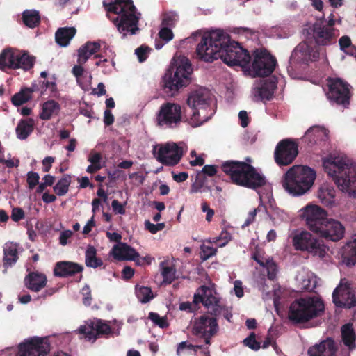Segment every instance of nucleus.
Instances as JSON below:
<instances>
[{
	"mask_svg": "<svg viewBox=\"0 0 356 356\" xmlns=\"http://www.w3.org/2000/svg\"><path fill=\"white\" fill-rule=\"evenodd\" d=\"M329 91L327 93V97L337 104H342L344 106L349 104L350 90L349 85L340 79H332L328 80Z\"/></svg>",
	"mask_w": 356,
	"mask_h": 356,
	"instance_id": "17",
	"label": "nucleus"
},
{
	"mask_svg": "<svg viewBox=\"0 0 356 356\" xmlns=\"http://www.w3.org/2000/svg\"><path fill=\"white\" fill-rule=\"evenodd\" d=\"M100 47V44L96 42H88L81 46L78 51V63L84 64L86 63L92 55L99 50Z\"/></svg>",
	"mask_w": 356,
	"mask_h": 356,
	"instance_id": "31",
	"label": "nucleus"
},
{
	"mask_svg": "<svg viewBox=\"0 0 356 356\" xmlns=\"http://www.w3.org/2000/svg\"><path fill=\"white\" fill-rule=\"evenodd\" d=\"M177 15L175 13H169L164 15L162 20V26L166 27L173 26L177 21Z\"/></svg>",
	"mask_w": 356,
	"mask_h": 356,
	"instance_id": "49",
	"label": "nucleus"
},
{
	"mask_svg": "<svg viewBox=\"0 0 356 356\" xmlns=\"http://www.w3.org/2000/svg\"><path fill=\"white\" fill-rule=\"evenodd\" d=\"M18 56L17 49L8 48L3 50L0 54V69L2 70L6 68L15 70V59Z\"/></svg>",
	"mask_w": 356,
	"mask_h": 356,
	"instance_id": "33",
	"label": "nucleus"
},
{
	"mask_svg": "<svg viewBox=\"0 0 356 356\" xmlns=\"http://www.w3.org/2000/svg\"><path fill=\"white\" fill-rule=\"evenodd\" d=\"M154 154L159 162L168 165L177 164L181 157L180 148L174 143L155 146Z\"/></svg>",
	"mask_w": 356,
	"mask_h": 356,
	"instance_id": "15",
	"label": "nucleus"
},
{
	"mask_svg": "<svg viewBox=\"0 0 356 356\" xmlns=\"http://www.w3.org/2000/svg\"><path fill=\"white\" fill-rule=\"evenodd\" d=\"M200 302L202 303L211 314H220L222 309L220 298L213 289L205 286L199 288L194 294L193 303Z\"/></svg>",
	"mask_w": 356,
	"mask_h": 356,
	"instance_id": "12",
	"label": "nucleus"
},
{
	"mask_svg": "<svg viewBox=\"0 0 356 356\" xmlns=\"http://www.w3.org/2000/svg\"><path fill=\"white\" fill-rule=\"evenodd\" d=\"M79 332L89 341H95L99 334L111 332L110 326L99 319H95L80 326Z\"/></svg>",
	"mask_w": 356,
	"mask_h": 356,
	"instance_id": "20",
	"label": "nucleus"
},
{
	"mask_svg": "<svg viewBox=\"0 0 356 356\" xmlns=\"http://www.w3.org/2000/svg\"><path fill=\"white\" fill-rule=\"evenodd\" d=\"M341 335L343 343L350 350L355 348V334L352 324H346L341 327Z\"/></svg>",
	"mask_w": 356,
	"mask_h": 356,
	"instance_id": "40",
	"label": "nucleus"
},
{
	"mask_svg": "<svg viewBox=\"0 0 356 356\" xmlns=\"http://www.w3.org/2000/svg\"><path fill=\"white\" fill-rule=\"evenodd\" d=\"M334 353V342L331 339L324 340L308 350L309 356H333Z\"/></svg>",
	"mask_w": 356,
	"mask_h": 356,
	"instance_id": "28",
	"label": "nucleus"
},
{
	"mask_svg": "<svg viewBox=\"0 0 356 356\" xmlns=\"http://www.w3.org/2000/svg\"><path fill=\"white\" fill-rule=\"evenodd\" d=\"M60 110V104L55 100H48L42 106L40 118L43 120H48L52 117L58 115Z\"/></svg>",
	"mask_w": 356,
	"mask_h": 356,
	"instance_id": "34",
	"label": "nucleus"
},
{
	"mask_svg": "<svg viewBox=\"0 0 356 356\" xmlns=\"http://www.w3.org/2000/svg\"><path fill=\"white\" fill-rule=\"evenodd\" d=\"M111 207L113 210L119 214H124L125 213V209L124 207V205L120 203L117 200H114L111 202Z\"/></svg>",
	"mask_w": 356,
	"mask_h": 356,
	"instance_id": "62",
	"label": "nucleus"
},
{
	"mask_svg": "<svg viewBox=\"0 0 356 356\" xmlns=\"http://www.w3.org/2000/svg\"><path fill=\"white\" fill-rule=\"evenodd\" d=\"M39 13L35 10H26L23 13V21L26 26L34 28L40 23Z\"/></svg>",
	"mask_w": 356,
	"mask_h": 356,
	"instance_id": "43",
	"label": "nucleus"
},
{
	"mask_svg": "<svg viewBox=\"0 0 356 356\" xmlns=\"http://www.w3.org/2000/svg\"><path fill=\"white\" fill-rule=\"evenodd\" d=\"M193 347V345L188 343L186 341H182L178 344L177 355L181 356L185 351L191 350Z\"/></svg>",
	"mask_w": 356,
	"mask_h": 356,
	"instance_id": "60",
	"label": "nucleus"
},
{
	"mask_svg": "<svg viewBox=\"0 0 356 356\" xmlns=\"http://www.w3.org/2000/svg\"><path fill=\"white\" fill-rule=\"evenodd\" d=\"M346 250L353 261H356V238L347 244Z\"/></svg>",
	"mask_w": 356,
	"mask_h": 356,
	"instance_id": "61",
	"label": "nucleus"
},
{
	"mask_svg": "<svg viewBox=\"0 0 356 356\" xmlns=\"http://www.w3.org/2000/svg\"><path fill=\"white\" fill-rule=\"evenodd\" d=\"M243 342L245 346L254 350H257L260 348V344L256 341L254 334H250V337L245 339Z\"/></svg>",
	"mask_w": 356,
	"mask_h": 356,
	"instance_id": "53",
	"label": "nucleus"
},
{
	"mask_svg": "<svg viewBox=\"0 0 356 356\" xmlns=\"http://www.w3.org/2000/svg\"><path fill=\"white\" fill-rule=\"evenodd\" d=\"M201 250L202 252L201 258L203 261H205L210 258L211 257L214 256L217 252L216 248H214L210 245H207L205 243L202 245Z\"/></svg>",
	"mask_w": 356,
	"mask_h": 356,
	"instance_id": "50",
	"label": "nucleus"
},
{
	"mask_svg": "<svg viewBox=\"0 0 356 356\" xmlns=\"http://www.w3.org/2000/svg\"><path fill=\"white\" fill-rule=\"evenodd\" d=\"M18 56L15 59V69H22L25 71L33 67L35 63V58L29 54L25 51L17 49Z\"/></svg>",
	"mask_w": 356,
	"mask_h": 356,
	"instance_id": "36",
	"label": "nucleus"
},
{
	"mask_svg": "<svg viewBox=\"0 0 356 356\" xmlns=\"http://www.w3.org/2000/svg\"><path fill=\"white\" fill-rule=\"evenodd\" d=\"M24 218V211L19 207L13 208L11 213V218L14 222H18Z\"/></svg>",
	"mask_w": 356,
	"mask_h": 356,
	"instance_id": "59",
	"label": "nucleus"
},
{
	"mask_svg": "<svg viewBox=\"0 0 356 356\" xmlns=\"http://www.w3.org/2000/svg\"><path fill=\"white\" fill-rule=\"evenodd\" d=\"M34 122L32 119L21 120L16 127L17 136L20 140H25L33 131Z\"/></svg>",
	"mask_w": 356,
	"mask_h": 356,
	"instance_id": "39",
	"label": "nucleus"
},
{
	"mask_svg": "<svg viewBox=\"0 0 356 356\" xmlns=\"http://www.w3.org/2000/svg\"><path fill=\"white\" fill-rule=\"evenodd\" d=\"M324 304L318 297H305L294 300L290 305L288 316L295 323H304L319 316Z\"/></svg>",
	"mask_w": 356,
	"mask_h": 356,
	"instance_id": "7",
	"label": "nucleus"
},
{
	"mask_svg": "<svg viewBox=\"0 0 356 356\" xmlns=\"http://www.w3.org/2000/svg\"><path fill=\"white\" fill-rule=\"evenodd\" d=\"M149 318L156 325L161 328H165L168 326L167 318L165 316H160L157 313L150 312Z\"/></svg>",
	"mask_w": 356,
	"mask_h": 356,
	"instance_id": "48",
	"label": "nucleus"
},
{
	"mask_svg": "<svg viewBox=\"0 0 356 356\" xmlns=\"http://www.w3.org/2000/svg\"><path fill=\"white\" fill-rule=\"evenodd\" d=\"M83 267L76 263L61 261L56 264L54 274L59 277H67L81 272Z\"/></svg>",
	"mask_w": 356,
	"mask_h": 356,
	"instance_id": "29",
	"label": "nucleus"
},
{
	"mask_svg": "<svg viewBox=\"0 0 356 356\" xmlns=\"http://www.w3.org/2000/svg\"><path fill=\"white\" fill-rule=\"evenodd\" d=\"M323 166L341 192L356 198L355 163L346 156L330 155L323 159Z\"/></svg>",
	"mask_w": 356,
	"mask_h": 356,
	"instance_id": "2",
	"label": "nucleus"
},
{
	"mask_svg": "<svg viewBox=\"0 0 356 356\" xmlns=\"http://www.w3.org/2000/svg\"><path fill=\"white\" fill-rule=\"evenodd\" d=\"M197 57L206 62L221 58L228 65L246 67L250 60L247 50L232 41L229 36L221 30L204 33L196 48Z\"/></svg>",
	"mask_w": 356,
	"mask_h": 356,
	"instance_id": "1",
	"label": "nucleus"
},
{
	"mask_svg": "<svg viewBox=\"0 0 356 356\" xmlns=\"http://www.w3.org/2000/svg\"><path fill=\"white\" fill-rule=\"evenodd\" d=\"M319 57V53L314 51L307 42L300 43L293 51L291 60L297 63L314 60Z\"/></svg>",
	"mask_w": 356,
	"mask_h": 356,
	"instance_id": "23",
	"label": "nucleus"
},
{
	"mask_svg": "<svg viewBox=\"0 0 356 356\" xmlns=\"http://www.w3.org/2000/svg\"><path fill=\"white\" fill-rule=\"evenodd\" d=\"M163 280L165 282L171 283L175 277V270L172 267H163L161 272Z\"/></svg>",
	"mask_w": 356,
	"mask_h": 356,
	"instance_id": "51",
	"label": "nucleus"
},
{
	"mask_svg": "<svg viewBox=\"0 0 356 356\" xmlns=\"http://www.w3.org/2000/svg\"><path fill=\"white\" fill-rule=\"evenodd\" d=\"M292 243L296 250L307 251L314 256L323 258L328 250L324 243L314 237L307 231L298 232L294 234Z\"/></svg>",
	"mask_w": 356,
	"mask_h": 356,
	"instance_id": "9",
	"label": "nucleus"
},
{
	"mask_svg": "<svg viewBox=\"0 0 356 356\" xmlns=\"http://www.w3.org/2000/svg\"><path fill=\"white\" fill-rule=\"evenodd\" d=\"M339 35V31L333 27L324 26L323 24H316L314 26V38L318 45H330Z\"/></svg>",
	"mask_w": 356,
	"mask_h": 356,
	"instance_id": "21",
	"label": "nucleus"
},
{
	"mask_svg": "<svg viewBox=\"0 0 356 356\" xmlns=\"http://www.w3.org/2000/svg\"><path fill=\"white\" fill-rule=\"evenodd\" d=\"M70 182V176L68 175H64L54 186V190L55 193L59 196L66 194L68 192Z\"/></svg>",
	"mask_w": 356,
	"mask_h": 356,
	"instance_id": "45",
	"label": "nucleus"
},
{
	"mask_svg": "<svg viewBox=\"0 0 356 356\" xmlns=\"http://www.w3.org/2000/svg\"><path fill=\"white\" fill-rule=\"evenodd\" d=\"M297 154V144L289 139H285L277 145L275 151V159L279 165H288L293 162Z\"/></svg>",
	"mask_w": 356,
	"mask_h": 356,
	"instance_id": "18",
	"label": "nucleus"
},
{
	"mask_svg": "<svg viewBox=\"0 0 356 356\" xmlns=\"http://www.w3.org/2000/svg\"><path fill=\"white\" fill-rule=\"evenodd\" d=\"M211 102V94L208 89L201 88L189 94L187 104L192 113L188 121L192 127L200 126L211 118L214 113Z\"/></svg>",
	"mask_w": 356,
	"mask_h": 356,
	"instance_id": "6",
	"label": "nucleus"
},
{
	"mask_svg": "<svg viewBox=\"0 0 356 356\" xmlns=\"http://www.w3.org/2000/svg\"><path fill=\"white\" fill-rule=\"evenodd\" d=\"M136 294L142 303H146L153 298L151 289L147 286H136Z\"/></svg>",
	"mask_w": 356,
	"mask_h": 356,
	"instance_id": "47",
	"label": "nucleus"
},
{
	"mask_svg": "<svg viewBox=\"0 0 356 356\" xmlns=\"http://www.w3.org/2000/svg\"><path fill=\"white\" fill-rule=\"evenodd\" d=\"M149 52V49L147 47L144 46H141L135 50V53L137 55L140 62H143L146 60Z\"/></svg>",
	"mask_w": 356,
	"mask_h": 356,
	"instance_id": "56",
	"label": "nucleus"
},
{
	"mask_svg": "<svg viewBox=\"0 0 356 356\" xmlns=\"http://www.w3.org/2000/svg\"><path fill=\"white\" fill-rule=\"evenodd\" d=\"M296 280L301 290L312 291L317 284V278L314 273L305 269L298 271Z\"/></svg>",
	"mask_w": 356,
	"mask_h": 356,
	"instance_id": "26",
	"label": "nucleus"
},
{
	"mask_svg": "<svg viewBox=\"0 0 356 356\" xmlns=\"http://www.w3.org/2000/svg\"><path fill=\"white\" fill-rule=\"evenodd\" d=\"M20 248L19 245L14 243H7L4 246V263L6 266H12L18 259V252Z\"/></svg>",
	"mask_w": 356,
	"mask_h": 356,
	"instance_id": "35",
	"label": "nucleus"
},
{
	"mask_svg": "<svg viewBox=\"0 0 356 356\" xmlns=\"http://www.w3.org/2000/svg\"><path fill=\"white\" fill-rule=\"evenodd\" d=\"M328 131L323 127L314 126L311 127L305 134V139L308 140L311 143H316L318 140H325L327 137Z\"/></svg>",
	"mask_w": 356,
	"mask_h": 356,
	"instance_id": "38",
	"label": "nucleus"
},
{
	"mask_svg": "<svg viewBox=\"0 0 356 356\" xmlns=\"http://www.w3.org/2000/svg\"><path fill=\"white\" fill-rule=\"evenodd\" d=\"M254 259L256 260L261 266L266 268L268 272V277L270 280H274L277 274V266L272 259H261L257 256L253 257Z\"/></svg>",
	"mask_w": 356,
	"mask_h": 356,
	"instance_id": "44",
	"label": "nucleus"
},
{
	"mask_svg": "<svg viewBox=\"0 0 356 356\" xmlns=\"http://www.w3.org/2000/svg\"><path fill=\"white\" fill-rule=\"evenodd\" d=\"M219 242L218 247L225 246L231 240V235L227 231H222L218 236Z\"/></svg>",
	"mask_w": 356,
	"mask_h": 356,
	"instance_id": "58",
	"label": "nucleus"
},
{
	"mask_svg": "<svg viewBox=\"0 0 356 356\" xmlns=\"http://www.w3.org/2000/svg\"><path fill=\"white\" fill-rule=\"evenodd\" d=\"M47 277L38 273H31L25 279L27 288L35 292L43 289L47 284Z\"/></svg>",
	"mask_w": 356,
	"mask_h": 356,
	"instance_id": "30",
	"label": "nucleus"
},
{
	"mask_svg": "<svg viewBox=\"0 0 356 356\" xmlns=\"http://www.w3.org/2000/svg\"><path fill=\"white\" fill-rule=\"evenodd\" d=\"M201 207H202V211L204 213H207L206 220L209 222L211 221L213 216L214 215V211L212 209H211L206 202H203L202 204Z\"/></svg>",
	"mask_w": 356,
	"mask_h": 356,
	"instance_id": "63",
	"label": "nucleus"
},
{
	"mask_svg": "<svg viewBox=\"0 0 356 356\" xmlns=\"http://www.w3.org/2000/svg\"><path fill=\"white\" fill-rule=\"evenodd\" d=\"M218 330V325L215 318L203 315L194 322L193 332L195 334H201L202 337H213Z\"/></svg>",
	"mask_w": 356,
	"mask_h": 356,
	"instance_id": "22",
	"label": "nucleus"
},
{
	"mask_svg": "<svg viewBox=\"0 0 356 356\" xmlns=\"http://www.w3.org/2000/svg\"><path fill=\"white\" fill-rule=\"evenodd\" d=\"M76 33V29L73 27L60 28L56 33L55 38L56 42L60 47H66Z\"/></svg>",
	"mask_w": 356,
	"mask_h": 356,
	"instance_id": "37",
	"label": "nucleus"
},
{
	"mask_svg": "<svg viewBox=\"0 0 356 356\" xmlns=\"http://www.w3.org/2000/svg\"><path fill=\"white\" fill-rule=\"evenodd\" d=\"M276 60L266 50H256L254 54V60L250 70V74L253 76H267L274 70Z\"/></svg>",
	"mask_w": 356,
	"mask_h": 356,
	"instance_id": "11",
	"label": "nucleus"
},
{
	"mask_svg": "<svg viewBox=\"0 0 356 356\" xmlns=\"http://www.w3.org/2000/svg\"><path fill=\"white\" fill-rule=\"evenodd\" d=\"M159 37L165 40L166 42L171 40L173 38V34L170 28L166 26H163L161 31L159 33Z\"/></svg>",
	"mask_w": 356,
	"mask_h": 356,
	"instance_id": "57",
	"label": "nucleus"
},
{
	"mask_svg": "<svg viewBox=\"0 0 356 356\" xmlns=\"http://www.w3.org/2000/svg\"><path fill=\"white\" fill-rule=\"evenodd\" d=\"M315 234L319 237L338 241L343 238L345 227L340 221L327 216Z\"/></svg>",
	"mask_w": 356,
	"mask_h": 356,
	"instance_id": "16",
	"label": "nucleus"
},
{
	"mask_svg": "<svg viewBox=\"0 0 356 356\" xmlns=\"http://www.w3.org/2000/svg\"><path fill=\"white\" fill-rule=\"evenodd\" d=\"M111 254L117 260H133L140 264L139 254L131 246L126 243H120L115 245L111 250Z\"/></svg>",
	"mask_w": 356,
	"mask_h": 356,
	"instance_id": "24",
	"label": "nucleus"
},
{
	"mask_svg": "<svg viewBox=\"0 0 356 356\" xmlns=\"http://www.w3.org/2000/svg\"><path fill=\"white\" fill-rule=\"evenodd\" d=\"M316 197L319 202L327 207L332 208L336 206L335 190L327 184H322L318 188Z\"/></svg>",
	"mask_w": 356,
	"mask_h": 356,
	"instance_id": "27",
	"label": "nucleus"
},
{
	"mask_svg": "<svg viewBox=\"0 0 356 356\" xmlns=\"http://www.w3.org/2000/svg\"><path fill=\"white\" fill-rule=\"evenodd\" d=\"M72 236V232L70 230H65L60 233L59 241L62 245H65L67 243V239Z\"/></svg>",
	"mask_w": 356,
	"mask_h": 356,
	"instance_id": "64",
	"label": "nucleus"
},
{
	"mask_svg": "<svg viewBox=\"0 0 356 356\" xmlns=\"http://www.w3.org/2000/svg\"><path fill=\"white\" fill-rule=\"evenodd\" d=\"M83 64L74 65L72 72L76 77L77 83L84 90H88L91 85L92 75L90 73H85V70L82 67Z\"/></svg>",
	"mask_w": 356,
	"mask_h": 356,
	"instance_id": "32",
	"label": "nucleus"
},
{
	"mask_svg": "<svg viewBox=\"0 0 356 356\" xmlns=\"http://www.w3.org/2000/svg\"><path fill=\"white\" fill-rule=\"evenodd\" d=\"M96 249L93 246H88L85 254V263L88 267L96 268L103 264L102 261L97 258Z\"/></svg>",
	"mask_w": 356,
	"mask_h": 356,
	"instance_id": "41",
	"label": "nucleus"
},
{
	"mask_svg": "<svg viewBox=\"0 0 356 356\" xmlns=\"http://www.w3.org/2000/svg\"><path fill=\"white\" fill-rule=\"evenodd\" d=\"M181 107L179 104H163L156 114L157 126L165 129H175L179 126L182 119Z\"/></svg>",
	"mask_w": 356,
	"mask_h": 356,
	"instance_id": "10",
	"label": "nucleus"
},
{
	"mask_svg": "<svg viewBox=\"0 0 356 356\" xmlns=\"http://www.w3.org/2000/svg\"><path fill=\"white\" fill-rule=\"evenodd\" d=\"M316 177V172L312 168L294 165L284 175L282 186L290 195L300 196L310 190Z\"/></svg>",
	"mask_w": 356,
	"mask_h": 356,
	"instance_id": "4",
	"label": "nucleus"
},
{
	"mask_svg": "<svg viewBox=\"0 0 356 356\" xmlns=\"http://www.w3.org/2000/svg\"><path fill=\"white\" fill-rule=\"evenodd\" d=\"M81 293L83 295V303L86 306L90 305L92 302V296L89 286L86 285L83 286L81 290Z\"/></svg>",
	"mask_w": 356,
	"mask_h": 356,
	"instance_id": "55",
	"label": "nucleus"
},
{
	"mask_svg": "<svg viewBox=\"0 0 356 356\" xmlns=\"http://www.w3.org/2000/svg\"><path fill=\"white\" fill-rule=\"evenodd\" d=\"M39 175L37 172H29L27 173V183L30 189H33L39 181Z\"/></svg>",
	"mask_w": 356,
	"mask_h": 356,
	"instance_id": "54",
	"label": "nucleus"
},
{
	"mask_svg": "<svg viewBox=\"0 0 356 356\" xmlns=\"http://www.w3.org/2000/svg\"><path fill=\"white\" fill-rule=\"evenodd\" d=\"M222 169L234 184L239 186L255 189L266 183L265 177L245 162L228 161L222 165Z\"/></svg>",
	"mask_w": 356,
	"mask_h": 356,
	"instance_id": "5",
	"label": "nucleus"
},
{
	"mask_svg": "<svg viewBox=\"0 0 356 356\" xmlns=\"http://www.w3.org/2000/svg\"><path fill=\"white\" fill-rule=\"evenodd\" d=\"M300 216L308 229L314 234L328 216L327 212L320 206L309 204L300 210Z\"/></svg>",
	"mask_w": 356,
	"mask_h": 356,
	"instance_id": "13",
	"label": "nucleus"
},
{
	"mask_svg": "<svg viewBox=\"0 0 356 356\" xmlns=\"http://www.w3.org/2000/svg\"><path fill=\"white\" fill-rule=\"evenodd\" d=\"M175 71L165 81V86L171 91H177L186 86L191 81V65L184 56H175L172 62Z\"/></svg>",
	"mask_w": 356,
	"mask_h": 356,
	"instance_id": "8",
	"label": "nucleus"
},
{
	"mask_svg": "<svg viewBox=\"0 0 356 356\" xmlns=\"http://www.w3.org/2000/svg\"><path fill=\"white\" fill-rule=\"evenodd\" d=\"M333 302L337 307L351 308L356 303L355 295L346 280H341L332 293Z\"/></svg>",
	"mask_w": 356,
	"mask_h": 356,
	"instance_id": "19",
	"label": "nucleus"
},
{
	"mask_svg": "<svg viewBox=\"0 0 356 356\" xmlns=\"http://www.w3.org/2000/svg\"><path fill=\"white\" fill-rule=\"evenodd\" d=\"M103 3L108 12L119 15L113 22L123 36L129 33L135 34L138 31V22L140 14L136 13L131 0H104Z\"/></svg>",
	"mask_w": 356,
	"mask_h": 356,
	"instance_id": "3",
	"label": "nucleus"
},
{
	"mask_svg": "<svg viewBox=\"0 0 356 356\" xmlns=\"http://www.w3.org/2000/svg\"><path fill=\"white\" fill-rule=\"evenodd\" d=\"M49 350V343L45 339L31 337L19 344L16 356H47Z\"/></svg>",
	"mask_w": 356,
	"mask_h": 356,
	"instance_id": "14",
	"label": "nucleus"
},
{
	"mask_svg": "<svg viewBox=\"0 0 356 356\" xmlns=\"http://www.w3.org/2000/svg\"><path fill=\"white\" fill-rule=\"evenodd\" d=\"M102 157L100 153L92 151L88 159L90 165L87 167L86 172L94 173L99 170L102 168Z\"/></svg>",
	"mask_w": 356,
	"mask_h": 356,
	"instance_id": "42",
	"label": "nucleus"
},
{
	"mask_svg": "<svg viewBox=\"0 0 356 356\" xmlns=\"http://www.w3.org/2000/svg\"><path fill=\"white\" fill-rule=\"evenodd\" d=\"M33 90L31 88L22 89L12 97V102L15 106L22 105L31 98Z\"/></svg>",
	"mask_w": 356,
	"mask_h": 356,
	"instance_id": "46",
	"label": "nucleus"
},
{
	"mask_svg": "<svg viewBox=\"0 0 356 356\" xmlns=\"http://www.w3.org/2000/svg\"><path fill=\"white\" fill-rule=\"evenodd\" d=\"M145 227L150 233L156 234L159 231H161L165 227V224L163 222L154 224L152 223L149 220H145Z\"/></svg>",
	"mask_w": 356,
	"mask_h": 356,
	"instance_id": "52",
	"label": "nucleus"
},
{
	"mask_svg": "<svg viewBox=\"0 0 356 356\" xmlns=\"http://www.w3.org/2000/svg\"><path fill=\"white\" fill-rule=\"evenodd\" d=\"M276 89V83L273 81L263 80L257 83L252 94L255 100H269Z\"/></svg>",
	"mask_w": 356,
	"mask_h": 356,
	"instance_id": "25",
	"label": "nucleus"
}]
</instances>
